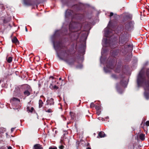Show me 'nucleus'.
Listing matches in <instances>:
<instances>
[{
    "mask_svg": "<svg viewBox=\"0 0 149 149\" xmlns=\"http://www.w3.org/2000/svg\"><path fill=\"white\" fill-rule=\"evenodd\" d=\"M15 129V128H12L11 130V132H13V131Z\"/></svg>",
    "mask_w": 149,
    "mask_h": 149,
    "instance_id": "473e14b6",
    "label": "nucleus"
},
{
    "mask_svg": "<svg viewBox=\"0 0 149 149\" xmlns=\"http://www.w3.org/2000/svg\"><path fill=\"white\" fill-rule=\"evenodd\" d=\"M76 15H74V13L73 11L70 10H68L65 12V18L66 19L68 18L72 20L74 17H75Z\"/></svg>",
    "mask_w": 149,
    "mask_h": 149,
    "instance_id": "20e7f679",
    "label": "nucleus"
},
{
    "mask_svg": "<svg viewBox=\"0 0 149 149\" xmlns=\"http://www.w3.org/2000/svg\"><path fill=\"white\" fill-rule=\"evenodd\" d=\"M26 89L24 92V95L28 96L30 95L32 91V89L30 86L28 85H26Z\"/></svg>",
    "mask_w": 149,
    "mask_h": 149,
    "instance_id": "0eeeda50",
    "label": "nucleus"
},
{
    "mask_svg": "<svg viewBox=\"0 0 149 149\" xmlns=\"http://www.w3.org/2000/svg\"><path fill=\"white\" fill-rule=\"evenodd\" d=\"M58 31H56L55 34H56V33H57V32H58Z\"/></svg>",
    "mask_w": 149,
    "mask_h": 149,
    "instance_id": "ea45409f",
    "label": "nucleus"
},
{
    "mask_svg": "<svg viewBox=\"0 0 149 149\" xmlns=\"http://www.w3.org/2000/svg\"><path fill=\"white\" fill-rule=\"evenodd\" d=\"M43 103L42 101L40 100L39 101V107L40 108H41L42 106V105Z\"/></svg>",
    "mask_w": 149,
    "mask_h": 149,
    "instance_id": "a211bd4d",
    "label": "nucleus"
},
{
    "mask_svg": "<svg viewBox=\"0 0 149 149\" xmlns=\"http://www.w3.org/2000/svg\"><path fill=\"white\" fill-rule=\"evenodd\" d=\"M109 118V117H108V116H107V117H106V119H107V118Z\"/></svg>",
    "mask_w": 149,
    "mask_h": 149,
    "instance_id": "a19ab883",
    "label": "nucleus"
},
{
    "mask_svg": "<svg viewBox=\"0 0 149 149\" xmlns=\"http://www.w3.org/2000/svg\"><path fill=\"white\" fill-rule=\"evenodd\" d=\"M24 3L25 5H27L29 6L31 5V4L27 3L25 1H24Z\"/></svg>",
    "mask_w": 149,
    "mask_h": 149,
    "instance_id": "cd10ccee",
    "label": "nucleus"
},
{
    "mask_svg": "<svg viewBox=\"0 0 149 149\" xmlns=\"http://www.w3.org/2000/svg\"><path fill=\"white\" fill-rule=\"evenodd\" d=\"M74 26H72V23H70L69 25V29L70 31L71 32H74V31L73 30V29H74Z\"/></svg>",
    "mask_w": 149,
    "mask_h": 149,
    "instance_id": "dca6fc26",
    "label": "nucleus"
},
{
    "mask_svg": "<svg viewBox=\"0 0 149 149\" xmlns=\"http://www.w3.org/2000/svg\"><path fill=\"white\" fill-rule=\"evenodd\" d=\"M95 109L97 110H99L100 109V107L99 106H96L95 107Z\"/></svg>",
    "mask_w": 149,
    "mask_h": 149,
    "instance_id": "b1692460",
    "label": "nucleus"
},
{
    "mask_svg": "<svg viewBox=\"0 0 149 149\" xmlns=\"http://www.w3.org/2000/svg\"><path fill=\"white\" fill-rule=\"evenodd\" d=\"M94 104L93 102H92L90 104V107L91 108H93L94 107Z\"/></svg>",
    "mask_w": 149,
    "mask_h": 149,
    "instance_id": "bb28decb",
    "label": "nucleus"
},
{
    "mask_svg": "<svg viewBox=\"0 0 149 149\" xmlns=\"http://www.w3.org/2000/svg\"><path fill=\"white\" fill-rule=\"evenodd\" d=\"M114 63L113 61H109L106 64L107 67L104 68V70L106 73L110 71L109 69H112L114 68Z\"/></svg>",
    "mask_w": 149,
    "mask_h": 149,
    "instance_id": "39448f33",
    "label": "nucleus"
},
{
    "mask_svg": "<svg viewBox=\"0 0 149 149\" xmlns=\"http://www.w3.org/2000/svg\"><path fill=\"white\" fill-rule=\"evenodd\" d=\"M108 40L107 38L103 39L102 40V44L103 46L108 47L109 46L111 47V48H114L116 47V45L114 44V43H108Z\"/></svg>",
    "mask_w": 149,
    "mask_h": 149,
    "instance_id": "423d86ee",
    "label": "nucleus"
},
{
    "mask_svg": "<svg viewBox=\"0 0 149 149\" xmlns=\"http://www.w3.org/2000/svg\"><path fill=\"white\" fill-rule=\"evenodd\" d=\"M25 30H26V32L27 31V29L26 27H25Z\"/></svg>",
    "mask_w": 149,
    "mask_h": 149,
    "instance_id": "4c0bfd02",
    "label": "nucleus"
},
{
    "mask_svg": "<svg viewBox=\"0 0 149 149\" xmlns=\"http://www.w3.org/2000/svg\"><path fill=\"white\" fill-rule=\"evenodd\" d=\"M87 149H91V148H89V147H88L87 148Z\"/></svg>",
    "mask_w": 149,
    "mask_h": 149,
    "instance_id": "58836bf2",
    "label": "nucleus"
},
{
    "mask_svg": "<svg viewBox=\"0 0 149 149\" xmlns=\"http://www.w3.org/2000/svg\"><path fill=\"white\" fill-rule=\"evenodd\" d=\"M145 134H141L139 135V138L140 139L142 140L143 141L145 139Z\"/></svg>",
    "mask_w": 149,
    "mask_h": 149,
    "instance_id": "f3484780",
    "label": "nucleus"
},
{
    "mask_svg": "<svg viewBox=\"0 0 149 149\" xmlns=\"http://www.w3.org/2000/svg\"><path fill=\"white\" fill-rule=\"evenodd\" d=\"M134 24V22L133 21L127 22L124 24V28L126 30H131L133 28Z\"/></svg>",
    "mask_w": 149,
    "mask_h": 149,
    "instance_id": "7ed1b4c3",
    "label": "nucleus"
},
{
    "mask_svg": "<svg viewBox=\"0 0 149 149\" xmlns=\"http://www.w3.org/2000/svg\"><path fill=\"white\" fill-rule=\"evenodd\" d=\"M11 100H12L13 101H17L18 102H20V100L19 99L15 97H13L11 99Z\"/></svg>",
    "mask_w": 149,
    "mask_h": 149,
    "instance_id": "412c9836",
    "label": "nucleus"
},
{
    "mask_svg": "<svg viewBox=\"0 0 149 149\" xmlns=\"http://www.w3.org/2000/svg\"><path fill=\"white\" fill-rule=\"evenodd\" d=\"M61 78H59V80H61Z\"/></svg>",
    "mask_w": 149,
    "mask_h": 149,
    "instance_id": "79ce46f5",
    "label": "nucleus"
},
{
    "mask_svg": "<svg viewBox=\"0 0 149 149\" xmlns=\"http://www.w3.org/2000/svg\"><path fill=\"white\" fill-rule=\"evenodd\" d=\"M34 109L33 107H31L30 109L29 107L27 108V111L29 112H32L33 110Z\"/></svg>",
    "mask_w": 149,
    "mask_h": 149,
    "instance_id": "6ab92c4d",
    "label": "nucleus"
},
{
    "mask_svg": "<svg viewBox=\"0 0 149 149\" xmlns=\"http://www.w3.org/2000/svg\"><path fill=\"white\" fill-rule=\"evenodd\" d=\"M146 125L149 126V121H147L146 123Z\"/></svg>",
    "mask_w": 149,
    "mask_h": 149,
    "instance_id": "2f4dec72",
    "label": "nucleus"
},
{
    "mask_svg": "<svg viewBox=\"0 0 149 149\" xmlns=\"http://www.w3.org/2000/svg\"><path fill=\"white\" fill-rule=\"evenodd\" d=\"M13 58L11 57H10L8 59L6 58V60L8 63H11L12 61Z\"/></svg>",
    "mask_w": 149,
    "mask_h": 149,
    "instance_id": "aec40b11",
    "label": "nucleus"
},
{
    "mask_svg": "<svg viewBox=\"0 0 149 149\" xmlns=\"http://www.w3.org/2000/svg\"><path fill=\"white\" fill-rule=\"evenodd\" d=\"M54 48L57 51L59 50L61 52L60 54H58V57L61 60H64L68 64L70 65L73 63L70 62L67 59L70 54V51L66 47L63 45V44L60 42L53 43Z\"/></svg>",
    "mask_w": 149,
    "mask_h": 149,
    "instance_id": "f257e3e1",
    "label": "nucleus"
},
{
    "mask_svg": "<svg viewBox=\"0 0 149 149\" xmlns=\"http://www.w3.org/2000/svg\"><path fill=\"white\" fill-rule=\"evenodd\" d=\"M12 42L13 43L16 44H19V42L16 37H15L12 39Z\"/></svg>",
    "mask_w": 149,
    "mask_h": 149,
    "instance_id": "9d476101",
    "label": "nucleus"
},
{
    "mask_svg": "<svg viewBox=\"0 0 149 149\" xmlns=\"http://www.w3.org/2000/svg\"><path fill=\"white\" fill-rule=\"evenodd\" d=\"M96 113H97V114L98 115H99L100 114V111H98Z\"/></svg>",
    "mask_w": 149,
    "mask_h": 149,
    "instance_id": "f704fd0d",
    "label": "nucleus"
},
{
    "mask_svg": "<svg viewBox=\"0 0 149 149\" xmlns=\"http://www.w3.org/2000/svg\"><path fill=\"white\" fill-rule=\"evenodd\" d=\"M117 91H118V92L120 93H122V92L121 91V92H120V91H119V90L117 88Z\"/></svg>",
    "mask_w": 149,
    "mask_h": 149,
    "instance_id": "c9c22d12",
    "label": "nucleus"
},
{
    "mask_svg": "<svg viewBox=\"0 0 149 149\" xmlns=\"http://www.w3.org/2000/svg\"><path fill=\"white\" fill-rule=\"evenodd\" d=\"M113 13L112 12H111L110 13V17H111L113 15Z\"/></svg>",
    "mask_w": 149,
    "mask_h": 149,
    "instance_id": "72a5a7b5",
    "label": "nucleus"
},
{
    "mask_svg": "<svg viewBox=\"0 0 149 149\" xmlns=\"http://www.w3.org/2000/svg\"><path fill=\"white\" fill-rule=\"evenodd\" d=\"M49 87L51 89L54 90H57L59 88L58 87L55 85L52 86V84L50 85Z\"/></svg>",
    "mask_w": 149,
    "mask_h": 149,
    "instance_id": "9b49d317",
    "label": "nucleus"
},
{
    "mask_svg": "<svg viewBox=\"0 0 149 149\" xmlns=\"http://www.w3.org/2000/svg\"><path fill=\"white\" fill-rule=\"evenodd\" d=\"M120 67H118L115 70V71L116 72H120Z\"/></svg>",
    "mask_w": 149,
    "mask_h": 149,
    "instance_id": "4be33fe9",
    "label": "nucleus"
},
{
    "mask_svg": "<svg viewBox=\"0 0 149 149\" xmlns=\"http://www.w3.org/2000/svg\"><path fill=\"white\" fill-rule=\"evenodd\" d=\"M112 30L115 31V30H114V29H113V30Z\"/></svg>",
    "mask_w": 149,
    "mask_h": 149,
    "instance_id": "37998d69",
    "label": "nucleus"
},
{
    "mask_svg": "<svg viewBox=\"0 0 149 149\" xmlns=\"http://www.w3.org/2000/svg\"><path fill=\"white\" fill-rule=\"evenodd\" d=\"M64 147L63 145H61L59 147V148L60 149H63Z\"/></svg>",
    "mask_w": 149,
    "mask_h": 149,
    "instance_id": "c85d7f7f",
    "label": "nucleus"
},
{
    "mask_svg": "<svg viewBox=\"0 0 149 149\" xmlns=\"http://www.w3.org/2000/svg\"><path fill=\"white\" fill-rule=\"evenodd\" d=\"M8 149H12V148L11 146H9L8 148Z\"/></svg>",
    "mask_w": 149,
    "mask_h": 149,
    "instance_id": "e433bc0d",
    "label": "nucleus"
},
{
    "mask_svg": "<svg viewBox=\"0 0 149 149\" xmlns=\"http://www.w3.org/2000/svg\"><path fill=\"white\" fill-rule=\"evenodd\" d=\"M112 77L114 79H116L117 78L116 75L115 74H113L112 75Z\"/></svg>",
    "mask_w": 149,
    "mask_h": 149,
    "instance_id": "c756f323",
    "label": "nucleus"
},
{
    "mask_svg": "<svg viewBox=\"0 0 149 149\" xmlns=\"http://www.w3.org/2000/svg\"><path fill=\"white\" fill-rule=\"evenodd\" d=\"M45 111L47 112L51 113L52 112V111L51 109H49L47 110H45Z\"/></svg>",
    "mask_w": 149,
    "mask_h": 149,
    "instance_id": "5701e85b",
    "label": "nucleus"
},
{
    "mask_svg": "<svg viewBox=\"0 0 149 149\" xmlns=\"http://www.w3.org/2000/svg\"><path fill=\"white\" fill-rule=\"evenodd\" d=\"M99 136L101 138L104 137L105 136V134L104 132H100L98 134Z\"/></svg>",
    "mask_w": 149,
    "mask_h": 149,
    "instance_id": "2eb2a0df",
    "label": "nucleus"
},
{
    "mask_svg": "<svg viewBox=\"0 0 149 149\" xmlns=\"http://www.w3.org/2000/svg\"><path fill=\"white\" fill-rule=\"evenodd\" d=\"M47 103L50 105L54 104V100L52 98H51L47 101Z\"/></svg>",
    "mask_w": 149,
    "mask_h": 149,
    "instance_id": "f8f14e48",
    "label": "nucleus"
},
{
    "mask_svg": "<svg viewBox=\"0 0 149 149\" xmlns=\"http://www.w3.org/2000/svg\"><path fill=\"white\" fill-rule=\"evenodd\" d=\"M104 31V36L105 37H108L110 36L109 34L110 33L111 31L109 24L108 25L107 27L105 29Z\"/></svg>",
    "mask_w": 149,
    "mask_h": 149,
    "instance_id": "6e6552de",
    "label": "nucleus"
},
{
    "mask_svg": "<svg viewBox=\"0 0 149 149\" xmlns=\"http://www.w3.org/2000/svg\"><path fill=\"white\" fill-rule=\"evenodd\" d=\"M49 78H51L52 79V81L51 82L50 84V85H51V84L52 85V86H53L54 85V83L56 82V80L55 79H54V77H53L52 76H50L49 77Z\"/></svg>",
    "mask_w": 149,
    "mask_h": 149,
    "instance_id": "4468645a",
    "label": "nucleus"
},
{
    "mask_svg": "<svg viewBox=\"0 0 149 149\" xmlns=\"http://www.w3.org/2000/svg\"><path fill=\"white\" fill-rule=\"evenodd\" d=\"M73 24H75V23H73Z\"/></svg>",
    "mask_w": 149,
    "mask_h": 149,
    "instance_id": "c03bdc74",
    "label": "nucleus"
},
{
    "mask_svg": "<svg viewBox=\"0 0 149 149\" xmlns=\"http://www.w3.org/2000/svg\"><path fill=\"white\" fill-rule=\"evenodd\" d=\"M101 61V59H100Z\"/></svg>",
    "mask_w": 149,
    "mask_h": 149,
    "instance_id": "49530a36",
    "label": "nucleus"
},
{
    "mask_svg": "<svg viewBox=\"0 0 149 149\" xmlns=\"http://www.w3.org/2000/svg\"><path fill=\"white\" fill-rule=\"evenodd\" d=\"M146 74L148 77H149V69L147 70Z\"/></svg>",
    "mask_w": 149,
    "mask_h": 149,
    "instance_id": "a878e982",
    "label": "nucleus"
},
{
    "mask_svg": "<svg viewBox=\"0 0 149 149\" xmlns=\"http://www.w3.org/2000/svg\"><path fill=\"white\" fill-rule=\"evenodd\" d=\"M33 149H42V148L40 144H36L34 145Z\"/></svg>",
    "mask_w": 149,
    "mask_h": 149,
    "instance_id": "1a4fd4ad",
    "label": "nucleus"
},
{
    "mask_svg": "<svg viewBox=\"0 0 149 149\" xmlns=\"http://www.w3.org/2000/svg\"><path fill=\"white\" fill-rule=\"evenodd\" d=\"M137 82L138 87L143 86L144 88L145 92L144 95L147 100L149 98V95L147 91L149 90V81H147L143 73L140 72L137 77Z\"/></svg>",
    "mask_w": 149,
    "mask_h": 149,
    "instance_id": "f03ea898",
    "label": "nucleus"
},
{
    "mask_svg": "<svg viewBox=\"0 0 149 149\" xmlns=\"http://www.w3.org/2000/svg\"><path fill=\"white\" fill-rule=\"evenodd\" d=\"M4 131H5V129H4Z\"/></svg>",
    "mask_w": 149,
    "mask_h": 149,
    "instance_id": "a18cd8bd",
    "label": "nucleus"
},
{
    "mask_svg": "<svg viewBox=\"0 0 149 149\" xmlns=\"http://www.w3.org/2000/svg\"><path fill=\"white\" fill-rule=\"evenodd\" d=\"M120 84L122 86H124L125 87H126L127 85L126 81L124 80L120 81Z\"/></svg>",
    "mask_w": 149,
    "mask_h": 149,
    "instance_id": "ddd939ff",
    "label": "nucleus"
},
{
    "mask_svg": "<svg viewBox=\"0 0 149 149\" xmlns=\"http://www.w3.org/2000/svg\"><path fill=\"white\" fill-rule=\"evenodd\" d=\"M49 149H57V148L55 146H51L49 148Z\"/></svg>",
    "mask_w": 149,
    "mask_h": 149,
    "instance_id": "393cba45",
    "label": "nucleus"
},
{
    "mask_svg": "<svg viewBox=\"0 0 149 149\" xmlns=\"http://www.w3.org/2000/svg\"><path fill=\"white\" fill-rule=\"evenodd\" d=\"M82 65H81L79 66H77V68H82Z\"/></svg>",
    "mask_w": 149,
    "mask_h": 149,
    "instance_id": "7c9ffc66",
    "label": "nucleus"
}]
</instances>
